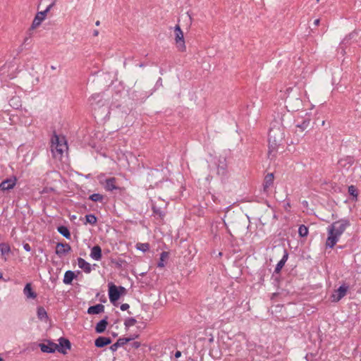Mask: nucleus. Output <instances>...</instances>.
<instances>
[{
  "instance_id": "864d4df0",
  "label": "nucleus",
  "mask_w": 361,
  "mask_h": 361,
  "mask_svg": "<svg viewBox=\"0 0 361 361\" xmlns=\"http://www.w3.org/2000/svg\"><path fill=\"white\" fill-rule=\"evenodd\" d=\"M319 23H320V20L319 19L314 20V26H318L319 25Z\"/></svg>"
},
{
  "instance_id": "0eeeda50",
  "label": "nucleus",
  "mask_w": 361,
  "mask_h": 361,
  "mask_svg": "<svg viewBox=\"0 0 361 361\" xmlns=\"http://www.w3.org/2000/svg\"><path fill=\"white\" fill-rule=\"evenodd\" d=\"M89 102L93 109H99L107 104L106 99L104 97V93L93 94L89 98Z\"/></svg>"
},
{
  "instance_id": "412c9836",
  "label": "nucleus",
  "mask_w": 361,
  "mask_h": 361,
  "mask_svg": "<svg viewBox=\"0 0 361 361\" xmlns=\"http://www.w3.org/2000/svg\"><path fill=\"white\" fill-rule=\"evenodd\" d=\"M104 311V306L102 304H97L90 306L87 310L88 314H99Z\"/></svg>"
},
{
  "instance_id": "4c0bfd02",
  "label": "nucleus",
  "mask_w": 361,
  "mask_h": 361,
  "mask_svg": "<svg viewBox=\"0 0 361 361\" xmlns=\"http://www.w3.org/2000/svg\"><path fill=\"white\" fill-rule=\"evenodd\" d=\"M136 248L143 252H145L149 250V244L138 243L136 245Z\"/></svg>"
},
{
  "instance_id": "ea45409f",
  "label": "nucleus",
  "mask_w": 361,
  "mask_h": 361,
  "mask_svg": "<svg viewBox=\"0 0 361 361\" xmlns=\"http://www.w3.org/2000/svg\"><path fill=\"white\" fill-rule=\"evenodd\" d=\"M285 264L284 262H282L279 260V262L276 264L274 271L273 273V277L274 275L279 274L281 273V269L284 267Z\"/></svg>"
},
{
  "instance_id": "49530a36",
  "label": "nucleus",
  "mask_w": 361,
  "mask_h": 361,
  "mask_svg": "<svg viewBox=\"0 0 361 361\" xmlns=\"http://www.w3.org/2000/svg\"><path fill=\"white\" fill-rule=\"evenodd\" d=\"M130 307V305L128 303H123L120 306V309L122 311L128 310Z\"/></svg>"
},
{
  "instance_id": "052dcab7",
  "label": "nucleus",
  "mask_w": 361,
  "mask_h": 361,
  "mask_svg": "<svg viewBox=\"0 0 361 361\" xmlns=\"http://www.w3.org/2000/svg\"><path fill=\"white\" fill-rule=\"evenodd\" d=\"M95 25L97 26H99L100 25V21L99 20H97L96 23H95Z\"/></svg>"
},
{
  "instance_id": "473e14b6",
  "label": "nucleus",
  "mask_w": 361,
  "mask_h": 361,
  "mask_svg": "<svg viewBox=\"0 0 361 361\" xmlns=\"http://www.w3.org/2000/svg\"><path fill=\"white\" fill-rule=\"evenodd\" d=\"M309 229L308 227L304 224L300 225L298 228V235L301 238H305L308 235Z\"/></svg>"
},
{
  "instance_id": "aec40b11",
  "label": "nucleus",
  "mask_w": 361,
  "mask_h": 361,
  "mask_svg": "<svg viewBox=\"0 0 361 361\" xmlns=\"http://www.w3.org/2000/svg\"><path fill=\"white\" fill-rule=\"evenodd\" d=\"M23 293L28 299H35L37 296V293L33 290L31 283L25 284L23 288Z\"/></svg>"
},
{
  "instance_id": "f3484780",
  "label": "nucleus",
  "mask_w": 361,
  "mask_h": 361,
  "mask_svg": "<svg viewBox=\"0 0 361 361\" xmlns=\"http://www.w3.org/2000/svg\"><path fill=\"white\" fill-rule=\"evenodd\" d=\"M133 341V338H119L116 343L112 344L109 349L113 352H116L118 348L124 346L126 344Z\"/></svg>"
},
{
  "instance_id": "4d7b16f0",
  "label": "nucleus",
  "mask_w": 361,
  "mask_h": 361,
  "mask_svg": "<svg viewBox=\"0 0 361 361\" xmlns=\"http://www.w3.org/2000/svg\"><path fill=\"white\" fill-rule=\"evenodd\" d=\"M139 336L137 334V335H133V336H130L128 338H133V340L137 338Z\"/></svg>"
},
{
  "instance_id": "9b49d317",
  "label": "nucleus",
  "mask_w": 361,
  "mask_h": 361,
  "mask_svg": "<svg viewBox=\"0 0 361 361\" xmlns=\"http://www.w3.org/2000/svg\"><path fill=\"white\" fill-rule=\"evenodd\" d=\"M47 343H42L39 344V347L42 352L46 353H53L57 349V344L51 341L47 340Z\"/></svg>"
},
{
  "instance_id": "6ab92c4d",
  "label": "nucleus",
  "mask_w": 361,
  "mask_h": 361,
  "mask_svg": "<svg viewBox=\"0 0 361 361\" xmlns=\"http://www.w3.org/2000/svg\"><path fill=\"white\" fill-rule=\"evenodd\" d=\"M112 343V339L110 337L99 336L94 340V345L97 348H104Z\"/></svg>"
},
{
  "instance_id": "58836bf2",
  "label": "nucleus",
  "mask_w": 361,
  "mask_h": 361,
  "mask_svg": "<svg viewBox=\"0 0 361 361\" xmlns=\"http://www.w3.org/2000/svg\"><path fill=\"white\" fill-rule=\"evenodd\" d=\"M310 123V119H304V120H302L301 123L297 124L296 126L298 128H300L302 131H303L308 128Z\"/></svg>"
},
{
  "instance_id": "2f4dec72",
  "label": "nucleus",
  "mask_w": 361,
  "mask_h": 361,
  "mask_svg": "<svg viewBox=\"0 0 361 361\" xmlns=\"http://www.w3.org/2000/svg\"><path fill=\"white\" fill-rule=\"evenodd\" d=\"M85 217V224H90L91 225H95L97 222V217L94 214H86Z\"/></svg>"
},
{
  "instance_id": "72a5a7b5",
  "label": "nucleus",
  "mask_w": 361,
  "mask_h": 361,
  "mask_svg": "<svg viewBox=\"0 0 361 361\" xmlns=\"http://www.w3.org/2000/svg\"><path fill=\"white\" fill-rule=\"evenodd\" d=\"M137 323V320L134 317H128L124 321L125 329L128 331L130 326H134Z\"/></svg>"
},
{
  "instance_id": "6e6d98bb",
  "label": "nucleus",
  "mask_w": 361,
  "mask_h": 361,
  "mask_svg": "<svg viewBox=\"0 0 361 361\" xmlns=\"http://www.w3.org/2000/svg\"><path fill=\"white\" fill-rule=\"evenodd\" d=\"M99 35V31L97 30H94L93 31V35L94 36H97Z\"/></svg>"
},
{
  "instance_id": "a18cd8bd",
  "label": "nucleus",
  "mask_w": 361,
  "mask_h": 361,
  "mask_svg": "<svg viewBox=\"0 0 361 361\" xmlns=\"http://www.w3.org/2000/svg\"><path fill=\"white\" fill-rule=\"evenodd\" d=\"M272 279H273V283L274 286H279V283H280V277L279 276H276V275H274V276L271 277Z\"/></svg>"
},
{
  "instance_id": "dca6fc26",
  "label": "nucleus",
  "mask_w": 361,
  "mask_h": 361,
  "mask_svg": "<svg viewBox=\"0 0 361 361\" xmlns=\"http://www.w3.org/2000/svg\"><path fill=\"white\" fill-rule=\"evenodd\" d=\"M116 178L112 177L105 180L104 189L106 191L118 190L121 192L123 188L116 185Z\"/></svg>"
},
{
  "instance_id": "b1692460",
  "label": "nucleus",
  "mask_w": 361,
  "mask_h": 361,
  "mask_svg": "<svg viewBox=\"0 0 361 361\" xmlns=\"http://www.w3.org/2000/svg\"><path fill=\"white\" fill-rule=\"evenodd\" d=\"M90 257L97 261H99L102 257V248L99 245H96L91 249Z\"/></svg>"
},
{
  "instance_id": "680f3d73",
  "label": "nucleus",
  "mask_w": 361,
  "mask_h": 361,
  "mask_svg": "<svg viewBox=\"0 0 361 361\" xmlns=\"http://www.w3.org/2000/svg\"><path fill=\"white\" fill-rule=\"evenodd\" d=\"M116 108H121V104H116Z\"/></svg>"
},
{
  "instance_id": "5701e85b",
  "label": "nucleus",
  "mask_w": 361,
  "mask_h": 361,
  "mask_svg": "<svg viewBox=\"0 0 361 361\" xmlns=\"http://www.w3.org/2000/svg\"><path fill=\"white\" fill-rule=\"evenodd\" d=\"M77 260L78 267L82 269L85 273L90 274L92 271V267L89 262L81 257H78Z\"/></svg>"
},
{
  "instance_id": "69168bd1",
  "label": "nucleus",
  "mask_w": 361,
  "mask_h": 361,
  "mask_svg": "<svg viewBox=\"0 0 361 361\" xmlns=\"http://www.w3.org/2000/svg\"><path fill=\"white\" fill-rule=\"evenodd\" d=\"M144 66V64L143 63H140V67H143Z\"/></svg>"
},
{
  "instance_id": "8fccbe9b",
  "label": "nucleus",
  "mask_w": 361,
  "mask_h": 361,
  "mask_svg": "<svg viewBox=\"0 0 361 361\" xmlns=\"http://www.w3.org/2000/svg\"><path fill=\"white\" fill-rule=\"evenodd\" d=\"M181 355H182L181 352L180 350H177L174 353V357H175V358L178 359L181 357Z\"/></svg>"
},
{
  "instance_id": "13d9d810",
  "label": "nucleus",
  "mask_w": 361,
  "mask_h": 361,
  "mask_svg": "<svg viewBox=\"0 0 361 361\" xmlns=\"http://www.w3.org/2000/svg\"><path fill=\"white\" fill-rule=\"evenodd\" d=\"M111 335H112V336H113V337H114V338H115V337H116V336H118V334H117V333H115V332H112V333H111Z\"/></svg>"
},
{
  "instance_id": "79ce46f5",
  "label": "nucleus",
  "mask_w": 361,
  "mask_h": 361,
  "mask_svg": "<svg viewBox=\"0 0 361 361\" xmlns=\"http://www.w3.org/2000/svg\"><path fill=\"white\" fill-rule=\"evenodd\" d=\"M111 262L116 265V267L118 269H121L123 267V264L126 262L124 259H111Z\"/></svg>"
},
{
  "instance_id": "f257e3e1",
  "label": "nucleus",
  "mask_w": 361,
  "mask_h": 361,
  "mask_svg": "<svg viewBox=\"0 0 361 361\" xmlns=\"http://www.w3.org/2000/svg\"><path fill=\"white\" fill-rule=\"evenodd\" d=\"M351 225L348 218H342L333 222L327 227V238L325 242L326 248L332 249L338 242L341 235Z\"/></svg>"
},
{
  "instance_id": "20e7f679",
  "label": "nucleus",
  "mask_w": 361,
  "mask_h": 361,
  "mask_svg": "<svg viewBox=\"0 0 361 361\" xmlns=\"http://www.w3.org/2000/svg\"><path fill=\"white\" fill-rule=\"evenodd\" d=\"M68 149L66 141L64 137L60 139L56 133H54L51 137V152L55 158L62 157L65 150Z\"/></svg>"
},
{
  "instance_id": "0e129e2a",
  "label": "nucleus",
  "mask_w": 361,
  "mask_h": 361,
  "mask_svg": "<svg viewBox=\"0 0 361 361\" xmlns=\"http://www.w3.org/2000/svg\"><path fill=\"white\" fill-rule=\"evenodd\" d=\"M253 360H254V361H264V360H261V359H259V360H254V359H253Z\"/></svg>"
},
{
  "instance_id": "7c9ffc66",
  "label": "nucleus",
  "mask_w": 361,
  "mask_h": 361,
  "mask_svg": "<svg viewBox=\"0 0 361 361\" xmlns=\"http://www.w3.org/2000/svg\"><path fill=\"white\" fill-rule=\"evenodd\" d=\"M348 192L349 195L352 197V200L357 201L358 197V190L356 186L351 185L348 186Z\"/></svg>"
},
{
  "instance_id": "e433bc0d",
  "label": "nucleus",
  "mask_w": 361,
  "mask_h": 361,
  "mask_svg": "<svg viewBox=\"0 0 361 361\" xmlns=\"http://www.w3.org/2000/svg\"><path fill=\"white\" fill-rule=\"evenodd\" d=\"M162 85H162V79H161V78H159L158 80H157L156 83H155V85H154V87L153 90L149 94H147L146 93L143 98L149 97L150 95H152L153 94V92H154L155 90H157L159 87H162Z\"/></svg>"
},
{
  "instance_id": "09e8293b",
  "label": "nucleus",
  "mask_w": 361,
  "mask_h": 361,
  "mask_svg": "<svg viewBox=\"0 0 361 361\" xmlns=\"http://www.w3.org/2000/svg\"><path fill=\"white\" fill-rule=\"evenodd\" d=\"M140 343L138 342V341H134L133 343H132V347L135 348V349H137L140 347Z\"/></svg>"
},
{
  "instance_id": "cd10ccee",
  "label": "nucleus",
  "mask_w": 361,
  "mask_h": 361,
  "mask_svg": "<svg viewBox=\"0 0 361 361\" xmlns=\"http://www.w3.org/2000/svg\"><path fill=\"white\" fill-rule=\"evenodd\" d=\"M57 231L66 239H71V235L66 226L61 225L57 227Z\"/></svg>"
},
{
  "instance_id": "423d86ee",
  "label": "nucleus",
  "mask_w": 361,
  "mask_h": 361,
  "mask_svg": "<svg viewBox=\"0 0 361 361\" xmlns=\"http://www.w3.org/2000/svg\"><path fill=\"white\" fill-rule=\"evenodd\" d=\"M175 42L177 49L179 51L184 52L186 51L183 32L179 25H176L174 27Z\"/></svg>"
},
{
  "instance_id": "6e6552de",
  "label": "nucleus",
  "mask_w": 361,
  "mask_h": 361,
  "mask_svg": "<svg viewBox=\"0 0 361 361\" xmlns=\"http://www.w3.org/2000/svg\"><path fill=\"white\" fill-rule=\"evenodd\" d=\"M349 286L343 283L331 294V301L334 302H337L340 301L346 295Z\"/></svg>"
},
{
  "instance_id": "9d476101",
  "label": "nucleus",
  "mask_w": 361,
  "mask_h": 361,
  "mask_svg": "<svg viewBox=\"0 0 361 361\" xmlns=\"http://www.w3.org/2000/svg\"><path fill=\"white\" fill-rule=\"evenodd\" d=\"M46 16L47 15L43 11H38L37 13L29 28L30 35H32L33 30L41 25L42 22L46 18Z\"/></svg>"
},
{
  "instance_id": "f8f14e48",
  "label": "nucleus",
  "mask_w": 361,
  "mask_h": 361,
  "mask_svg": "<svg viewBox=\"0 0 361 361\" xmlns=\"http://www.w3.org/2000/svg\"><path fill=\"white\" fill-rule=\"evenodd\" d=\"M59 343L57 344L56 350L62 354H66L67 350H70L71 348V343L70 341L64 337H61L59 339Z\"/></svg>"
},
{
  "instance_id": "f03ea898",
  "label": "nucleus",
  "mask_w": 361,
  "mask_h": 361,
  "mask_svg": "<svg viewBox=\"0 0 361 361\" xmlns=\"http://www.w3.org/2000/svg\"><path fill=\"white\" fill-rule=\"evenodd\" d=\"M285 134L283 129L279 127H271L268 134L269 156H275L279 146L282 145L284 141Z\"/></svg>"
},
{
  "instance_id": "603ef678",
  "label": "nucleus",
  "mask_w": 361,
  "mask_h": 361,
  "mask_svg": "<svg viewBox=\"0 0 361 361\" xmlns=\"http://www.w3.org/2000/svg\"><path fill=\"white\" fill-rule=\"evenodd\" d=\"M27 35H28V37H26L24 39V43H26L27 42H28V39L31 37L32 35H30V32L29 30L27 31Z\"/></svg>"
},
{
  "instance_id": "e2e57ef3",
  "label": "nucleus",
  "mask_w": 361,
  "mask_h": 361,
  "mask_svg": "<svg viewBox=\"0 0 361 361\" xmlns=\"http://www.w3.org/2000/svg\"><path fill=\"white\" fill-rule=\"evenodd\" d=\"M3 278V274L2 272L0 271V279Z\"/></svg>"
},
{
  "instance_id": "bf43d9fd",
  "label": "nucleus",
  "mask_w": 361,
  "mask_h": 361,
  "mask_svg": "<svg viewBox=\"0 0 361 361\" xmlns=\"http://www.w3.org/2000/svg\"><path fill=\"white\" fill-rule=\"evenodd\" d=\"M120 322V319H115L114 322V324H117Z\"/></svg>"
},
{
  "instance_id": "c03bdc74",
  "label": "nucleus",
  "mask_w": 361,
  "mask_h": 361,
  "mask_svg": "<svg viewBox=\"0 0 361 361\" xmlns=\"http://www.w3.org/2000/svg\"><path fill=\"white\" fill-rule=\"evenodd\" d=\"M55 4H56V0H54L49 6H47L46 9L44 11H43V12H44V13L47 15V13L49 12L50 10L53 8V6L55 5Z\"/></svg>"
},
{
  "instance_id": "a19ab883",
  "label": "nucleus",
  "mask_w": 361,
  "mask_h": 361,
  "mask_svg": "<svg viewBox=\"0 0 361 361\" xmlns=\"http://www.w3.org/2000/svg\"><path fill=\"white\" fill-rule=\"evenodd\" d=\"M318 352L308 353L306 354L305 359L306 361H316L315 357L317 356Z\"/></svg>"
},
{
  "instance_id": "2eb2a0df",
  "label": "nucleus",
  "mask_w": 361,
  "mask_h": 361,
  "mask_svg": "<svg viewBox=\"0 0 361 361\" xmlns=\"http://www.w3.org/2000/svg\"><path fill=\"white\" fill-rule=\"evenodd\" d=\"M355 162V159L353 156H346L341 158L338 161V166L341 169H348Z\"/></svg>"
},
{
  "instance_id": "7ed1b4c3",
  "label": "nucleus",
  "mask_w": 361,
  "mask_h": 361,
  "mask_svg": "<svg viewBox=\"0 0 361 361\" xmlns=\"http://www.w3.org/2000/svg\"><path fill=\"white\" fill-rule=\"evenodd\" d=\"M216 175L219 177L222 183H225L229 178L228 163L225 157H219L214 162Z\"/></svg>"
},
{
  "instance_id": "ddd939ff",
  "label": "nucleus",
  "mask_w": 361,
  "mask_h": 361,
  "mask_svg": "<svg viewBox=\"0 0 361 361\" xmlns=\"http://www.w3.org/2000/svg\"><path fill=\"white\" fill-rule=\"evenodd\" d=\"M16 182L17 178L16 176L6 178L0 183V190L3 191L11 190L15 187Z\"/></svg>"
},
{
  "instance_id": "5fc2aeb1",
  "label": "nucleus",
  "mask_w": 361,
  "mask_h": 361,
  "mask_svg": "<svg viewBox=\"0 0 361 361\" xmlns=\"http://www.w3.org/2000/svg\"><path fill=\"white\" fill-rule=\"evenodd\" d=\"M346 245H338L337 246V249H340V250H343L344 248H345Z\"/></svg>"
},
{
  "instance_id": "774afa93",
  "label": "nucleus",
  "mask_w": 361,
  "mask_h": 361,
  "mask_svg": "<svg viewBox=\"0 0 361 361\" xmlns=\"http://www.w3.org/2000/svg\"><path fill=\"white\" fill-rule=\"evenodd\" d=\"M221 255H222V253H221V252H219V256H221Z\"/></svg>"
},
{
  "instance_id": "c85d7f7f",
  "label": "nucleus",
  "mask_w": 361,
  "mask_h": 361,
  "mask_svg": "<svg viewBox=\"0 0 361 361\" xmlns=\"http://www.w3.org/2000/svg\"><path fill=\"white\" fill-rule=\"evenodd\" d=\"M356 35L355 32H351L348 34L343 39V41L341 43V47L342 49H344L347 47L348 45L350 44V41Z\"/></svg>"
},
{
  "instance_id": "4be33fe9",
  "label": "nucleus",
  "mask_w": 361,
  "mask_h": 361,
  "mask_svg": "<svg viewBox=\"0 0 361 361\" xmlns=\"http://www.w3.org/2000/svg\"><path fill=\"white\" fill-rule=\"evenodd\" d=\"M77 278V275L75 271L71 270H68L65 272L64 276L63 279V283L66 285H71L73 279Z\"/></svg>"
},
{
  "instance_id": "a878e982",
  "label": "nucleus",
  "mask_w": 361,
  "mask_h": 361,
  "mask_svg": "<svg viewBox=\"0 0 361 361\" xmlns=\"http://www.w3.org/2000/svg\"><path fill=\"white\" fill-rule=\"evenodd\" d=\"M37 318L41 321H47L49 319L46 310L42 306H38L37 308Z\"/></svg>"
},
{
  "instance_id": "3c124183",
  "label": "nucleus",
  "mask_w": 361,
  "mask_h": 361,
  "mask_svg": "<svg viewBox=\"0 0 361 361\" xmlns=\"http://www.w3.org/2000/svg\"><path fill=\"white\" fill-rule=\"evenodd\" d=\"M99 300L101 302H103V303H105L107 301L106 298L104 295H102V298H100Z\"/></svg>"
},
{
  "instance_id": "1a4fd4ad",
  "label": "nucleus",
  "mask_w": 361,
  "mask_h": 361,
  "mask_svg": "<svg viewBox=\"0 0 361 361\" xmlns=\"http://www.w3.org/2000/svg\"><path fill=\"white\" fill-rule=\"evenodd\" d=\"M152 202V210L153 212V216L156 217L157 219H159L161 220H163L166 216V203H165L164 201L161 204V205H157L156 202Z\"/></svg>"
},
{
  "instance_id": "37998d69",
  "label": "nucleus",
  "mask_w": 361,
  "mask_h": 361,
  "mask_svg": "<svg viewBox=\"0 0 361 361\" xmlns=\"http://www.w3.org/2000/svg\"><path fill=\"white\" fill-rule=\"evenodd\" d=\"M288 255H289V254H288V250L286 248H284L283 249V255L280 261L282 262H284V264H286V262H287V260L288 259Z\"/></svg>"
},
{
  "instance_id": "c756f323",
  "label": "nucleus",
  "mask_w": 361,
  "mask_h": 361,
  "mask_svg": "<svg viewBox=\"0 0 361 361\" xmlns=\"http://www.w3.org/2000/svg\"><path fill=\"white\" fill-rule=\"evenodd\" d=\"M169 253L166 251H163L160 255L159 261L157 263V267L163 268L165 267V262L169 258Z\"/></svg>"
},
{
  "instance_id": "f704fd0d",
  "label": "nucleus",
  "mask_w": 361,
  "mask_h": 361,
  "mask_svg": "<svg viewBox=\"0 0 361 361\" xmlns=\"http://www.w3.org/2000/svg\"><path fill=\"white\" fill-rule=\"evenodd\" d=\"M104 195L99 194V193H93L92 195H90L88 197V199L92 202H102L103 200H104Z\"/></svg>"
},
{
  "instance_id": "c9c22d12",
  "label": "nucleus",
  "mask_w": 361,
  "mask_h": 361,
  "mask_svg": "<svg viewBox=\"0 0 361 361\" xmlns=\"http://www.w3.org/2000/svg\"><path fill=\"white\" fill-rule=\"evenodd\" d=\"M0 252L2 255H8L11 252L10 245L5 243H0Z\"/></svg>"
},
{
  "instance_id": "393cba45",
  "label": "nucleus",
  "mask_w": 361,
  "mask_h": 361,
  "mask_svg": "<svg viewBox=\"0 0 361 361\" xmlns=\"http://www.w3.org/2000/svg\"><path fill=\"white\" fill-rule=\"evenodd\" d=\"M274 174L272 173H267L264 179L263 187L264 190H267L274 183Z\"/></svg>"
},
{
  "instance_id": "bb28decb",
  "label": "nucleus",
  "mask_w": 361,
  "mask_h": 361,
  "mask_svg": "<svg viewBox=\"0 0 361 361\" xmlns=\"http://www.w3.org/2000/svg\"><path fill=\"white\" fill-rule=\"evenodd\" d=\"M9 104L12 108L15 109H18L22 106L20 97L18 96L12 97L9 99Z\"/></svg>"
},
{
  "instance_id": "4468645a",
  "label": "nucleus",
  "mask_w": 361,
  "mask_h": 361,
  "mask_svg": "<svg viewBox=\"0 0 361 361\" xmlns=\"http://www.w3.org/2000/svg\"><path fill=\"white\" fill-rule=\"evenodd\" d=\"M71 251V245L67 243H58L56 247V254L59 256L67 255Z\"/></svg>"
},
{
  "instance_id": "338daca9",
  "label": "nucleus",
  "mask_w": 361,
  "mask_h": 361,
  "mask_svg": "<svg viewBox=\"0 0 361 361\" xmlns=\"http://www.w3.org/2000/svg\"><path fill=\"white\" fill-rule=\"evenodd\" d=\"M123 111L125 112L126 114H128V111L127 110H123Z\"/></svg>"
},
{
  "instance_id": "de8ad7c7",
  "label": "nucleus",
  "mask_w": 361,
  "mask_h": 361,
  "mask_svg": "<svg viewBox=\"0 0 361 361\" xmlns=\"http://www.w3.org/2000/svg\"><path fill=\"white\" fill-rule=\"evenodd\" d=\"M23 248H24V250L25 251H27V252H30L31 251V247H30V245L28 243H24L23 244Z\"/></svg>"
},
{
  "instance_id": "39448f33",
  "label": "nucleus",
  "mask_w": 361,
  "mask_h": 361,
  "mask_svg": "<svg viewBox=\"0 0 361 361\" xmlns=\"http://www.w3.org/2000/svg\"><path fill=\"white\" fill-rule=\"evenodd\" d=\"M109 298L110 302L114 305L117 306V301L123 295L127 293V290L125 287L116 286L113 282L108 283Z\"/></svg>"
},
{
  "instance_id": "a211bd4d",
  "label": "nucleus",
  "mask_w": 361,
  "mask_h": 361,
  "mask_svg": "<svg viewBox=\"0 0 361 361\" xmlns=\"http://www.w3.org/2000/svg\"><path fill=\"white\" fill-rule=\"evenodd\" d=\"M108 316H105L96 324L94 331L97 334H102L106 331L108 326Z\"/></svg>"
}]
</instances>
